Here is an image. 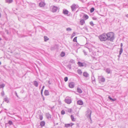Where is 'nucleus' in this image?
Instances as JSON below:
<instances>
[{
  "mask_svg": "<svg viewBox=\"0 0 128 128\" xmlns=\"http://www.w3.org/2000/svg\"><path fill=\"white\" fill-rule=\"evenodd\" d=\"M108 40L112 41L114 38V34L112 32H110L107 34Z\"/></svg>",
  "mask_w": 128,
  "mask_h": 128,
  "instance_id": "nucleus-1",
  "label": "nucleus"
},
{
  "mask_svg": "<svg viewBox=\"0 0 128 128\" xmlns=\"http://www.w3.org/2000/svg\"><path fill=\"white\" fill-rule=\"evenodd\" d=\"M99 38L101 41H105L108 40L107 34H102L99 36Z\"/></svg>",
  "mask_w": 128,
  "mask_h": 128,
  "instance_id": "nucleus-2",
  "label": "nucleus"
},
{
  "mask_svg": "<svg viewBox=\"0 0 128 128\" xmlns=\"http://www.w3.org/2000/svg\"><path fill=\"white\" fill-rule=\"evenodd\" d=\"M72 10V11L75 10H76L78 7V5L74 4H73L71 6Z\"/></svg>",
  "mask_w": 128,
  "mask_h": 128,
  "instance_id": "nucleus-3",
  "label": "nucleus"
},
{
  "mask_svg": "<svg viewBox=\"0 0 128 128\" xmlns=\"http://www.w3.org/2000/svg\"><path fill=\"white\" fill-rule=\"evenodd\" d=\"M51 8L52 11L53 12H56L58 9V8L55 6H52Z\"/></svg>",
  "mask_w": 128,
  "mask_h": 128,
  "instance_id": "nucleus-4",
  "label": "nucleus"
},
{
  "mask_svg": "<svg viewBox=\"0 0 128 128\" xmlns=\"http://www.w3.org/2000/svg\"><path fill=\"white\" fill-rule=\"evenodd\" d=\"M74 125L73 123H71L69 124H65V126L66 128H68L70 126H72Z\"/></svg>",
  "mask_w": 128,
  "mask_h": 128,
  "instance_id": "nucleus-5",
  "label": "nucleus"
},
{
  "mask_svg": "<svg viewBox=\"0 0 128 128\" xmlns=\"http://www.w3.org/2000/svg\"><path fill=\"white\" fill-rule=\"evenodd\" d=\"M74 83L73 82H70L69 85V87L70 88H74Z\"/></svg>",
  "mask_w": 128,
  "mask_h": 128,
  "instance_id": "nucleus-6",
  "label": "nucleus"
},
{
  "mask_svg": "<svg viewBox=\"0 0 128 128\" xmlns=\"http://www.w3.org/2000/svg\"><path fill=\"white\" fill-rule=\"evenodd\" d=\"M39 5L40 7H44L45 6V4L44 2H41L40 3Z\"/></svg>",
  "mask_w": 128,
  "mask_h": 128,
  "instance_id": "nucleus-7",
  "label": "nucleus"
},
{
  "mask_svg": "<svg viewBox=\"0 0 128 128\" xmlns=\"http://www.w3.org/2000/svg\"><path fill=\"white\" fill-rule=\"evenodd\" d=\"M77 104H78L82 105L83 104V102L82 100H78L77 102Z\"/></svg>",
  "mask_w": 128,
  "mask_h": 128,
  "instance_id": "nucleus-8",
  "label": "nucleus"
},
{
  "mask_svg": "<svg viewBox=\"0 0 128 128\" xmlns=\"http://www.w3.org/2000/svg\"><path fill=\"white\" fill-rule=\"evenodd\" d=\"M65 102L68 104H70L71 102V100L70 99L66 98L65 100Z\"/></svg>",
  "mask_w": 128,
  "mask_h": 128,
  "instance_id": "nucleus-9",
  "label": "nucleus"
},
{
  "mask_svg": "<svg viewBox=\"0 0 128 128\" xmlns=\"http://www.w3.org/2000/svg\"><path fill=\"white\" fill-rule=\"evenodd\" d=\"M80 25H83L84 24L85 22L84 20L82 19L80 20Z\"/></svg>",
  "mask_w": 128,
  "mask_h": 128,
  "instance_id": "nucleus-10",
  "label": "nucleus"
},
{
  "mask_svg": "<svg viewBox=\"0 0 128 128\" xmlns=\"http://www.w3.org/2000/svg\"><path fill=\"white\" fill-rule=\"evenodd\" d=\"M99 81L101 82H104L105 81V79L104 78L102 77L100 78Z\"/></svg>",
  "mask_w": 128,
  "mask_h": 128,
  "instance_id": "nucleus-11",
  "label": "nucleus"
},
{
  "mask_svg": "<svg viewBox=\"0 0 128 128\" xmlns=\"http://www.w3.org/2000/svg\"><path fill=\"white\" fill-rule=\"evenodd\" d=\"M83 18L85 20H87L88 18V16L86 14H84L83 16Z\"/></svg>",
  "mask_w": 128,
  "mask_h": 128,
  "instance_id": "nucleus-12",
  "label": "nucleus"
},
{
  "mask_svg": "<svg viewBox=\"0 0 128 128\" xmlns=\"http://www.w3.org/2000/svg\"><path fill=\"white\" fill-rule=\"evenodd\" d=\"M83 76L86 77H88V74L86 72H84L83 73Z\"/></svg>",
  "mask_w": 128,
  "mask_h": 128,
  "instance_id": "nucleus-13",
  "label": "nucleus"
},
{
  "mask_svg": "<svg viewBox=\"0 0 128 128\" xmlns=\"http://www.w3.org/2000/svg\"><path fill=\"white\" fill-rule=\"evenodd\" d=\"M44 94L45 95L48 96L49 95V92L48 90H45L44 92Z\"/></svg>",
  "mask_w": 128,
  "mask_h": 128,
  "instance_id": "nucleus-14",
  "label": "nucleus"
},
{
  "mask_svg": "<svg viewBox=\"0 0 128 128\" xmlns=\"http://www.w3.org/2000/svg\"><path fill=\"white\" fill-rule=\"evenodd\" d=\"M63 12L64 14H68V10H63Z\"/></svg>",
  "mask_w": 128,
  "mask_h": 128,
  "instance_id": "nucleus-15",
  "label": "nucleus"
},
{
  "mask_svg": "<svg viewBox=\"0 0 128 128\" xmlns=\"http://www.w3.org/2000/svg\"><path fill=\"white\" fill-rule=\"evenodd\" d=\"M45 124V122L44 121H42L40 123V125L41 126H44Z\"/></svg>",
  "mask_w": 128,
  "mask_h": 128,
  "instance_id": "nucleus-16",
  "label": "nucleus"
},
{
  "mask_svg": "<svg viewBox=\"0 0 128 128\" xmlns=\"http://www.w3.org/2000/svg\"><path fill=\"white\" fill-rule=\"evenodd\" d=\"M78 64L80 66H84L83 63L80 62H78Z\"/></svg>",
  "mask_w": 128,
  "mask_h": 128,
  "instance_id": "nucleus-17",
  "label": "nucleus"
},
{
  "mask_svg": "<svg viewBox=\"0 0 128 128\" xmlns=\"http://www.w3.org/2000/svg\"><path fill=\"white\" fill-rule=\"evenodd\" d=\"M77 91L79 93H82V91L81 89L80 88H78L77 89Z\"/></svg>",
  "mask_w": 128,
  "mask_h": 128,
  "instance_id": "nucleus-18",
  "label": "nucleus"
},
{
  "mask_svg": "<svg viewBox=\"0 0 128 128\" xmlns=\"http://www.w3.org/2000/svg\"><path fill=\"white\" fill-rule=\"evenodd\" d=\"M71 118L72 121L74 122L75 121V119L74 118V117L72 115H71Z\"/></svg>",
  "mask_w": 128,
  "mask_h": 128,
  "instance_id": "nucleus-19",
  "label": "nucleus"
},
{
  "mask_svg": "<svg viewBox=\"0 0 128 128\" xmlns=\"http://www.w3.org/2000/svg\"><path fill=\"white\" fill-rule=\"evenodd\" d=\"M34 82V85L36 87L38 86V82L36 81H35Z\"/></svg>",
  "mask_w": 128,
  "mask_h": 128,
  "instance_id": "nucleus-20",
  "label": "nucleus"
},
{
  "mask_svg": "<svg viewBox=\"0 0 128 128\" xmlns=\"http://www.w3.org/2000/svg\"><path fill=\"white\" fill-rule=\"evenodd\" d=\"M78 73L80 74H81L82 73V72L81 70L78 69L77 70Z\"/></svg>",
  "mask_w": 128,
  "mask_h": 128,
  "instance_id": "nucleus-21",
  "label": "nucleus"
},
{
  "mask_svg": "<svg viewBox=\"0 0 128 128\" xmlns=\"http://www.w3.org/2000/svg\"><path fill=\"white\" fill-rule=\"evenodd\" d=\"M44 38L45 41H46L49 40L48 38L46 36H44Z\"/></svg>",
  "mask_w": 128,
  "mask_h": 128,
  "instance_id": "nucleus-22",
  "label": "nucleus"
},
{
  "mask_svg": "<svg viewBox=\"0 0 128 128\" xmlns=\"http://www.w3.org/2000/svg\"><path fill=\"white\" fill-rule=\"evenodd\" d=\"M108 98L110 100H111L112 101H115L116 100V99H112V98H111L110 96H109L108 97Z\"/></svg>",
  "mask_w": 128,
  "mask_h": 128,
  "instance_id": "nucleus-23",
  "label": "nucleus"
},
{
  "mask_svg": "<svg viewBox=\"0 0 128 128\" xmlns=\"http://www.w3.org/2000/svg\"><path fill=\"white\" fill-rule=\"evenodd\" d=\"M6 2H7L10 3L12 2V0H6Z\"/></svg>",
  "mask_w": 128,
  "mask_h": 128,
  "instance_id": "nucleus-24",
  "label": "nucleus"
},
{
  "mask_svg": "<svg viewBox=\"0 0 128 128\" xmlns=\"http://www.w3.org/2000/svg\"><path fill=\"white\" fill-rule=\"evenodd\" d=\"M65 55V53L64 52H61V54H60V56L62 57H63Z\"/></svg>",
  "mask_w": 128,
  "mask_h": 128,
  "instance_id": "nucleus-25",
  "label": "nucleus"
},
{
  "mask_svg": "<svg viewBox=\"0 0 128 128\" xmlns=\"http://www.w3.org/2000/svg\"><path fill=\"white\" fill-rule=\"evenodd\" d=\"M94 8H92L90 10V12L91 13L94 10Z\"/></svg>",
  "mask_w": 128,
  "mask_h": 128,
  "instance_id": "nucleus-26",
  "label": "nucleus"
},
{
  "mask_svg": "<svg viewBox=\"0 0 128 128\" xmlns=\"http://www.w3.org/2000/svg\"><path fill=\"white\" fill-rule=\"evenodd\" d=\"M77 37H76L73 39V41L74 42H77Z\"/></svg>",
  "mask_w": 128,
  "mask_h": 128,
  "instance_id": "nucleus-27",
  "label": "nucleus"
},
{
  "mask_svg": "<svg viewBox=\"0 0 128 128\" xmlns=\"http://www.w3.org/2000/svg\"><path fill=\"white\" fill-rule=\"evenodd\" d=\"M90 24L92 26H94V24L91 21L90 22Z\"/></svg>",
  "mask_w": 128,
  "mask_h": 128,
  "instance_id": "nucleus-28",
  "label": "nucleus"
},
{
  "mask_svg": "<svg viewBox=\"0 0 128 128\" xmlns=\"http://www.w3.org/2000/svg\"><path fill=\"white\" fill-rule=\"evenodd\" d=\"M62 114H65V111L64 110H62L61 112Z\"/></svg>",
  "mask_w": 128,
  "mask_h": 128,
  "instance_id": "nucleus-29",
  "label": "nucleus"
},
{
  "mask_svg": "<svg viewBox=\"0 0 128 128\" xmlns=\"http://www.w3.org/2000/svg\"><path fill=\"white\" fill-rule=\"evenodd\" d=\"M8 123L10 125H11L12 124V122L10 120L9 121Z\"/></svg>",
  "mask_w": 128,
  "mask_h": 128,
  "instance_id": "nucleus-30",
  "label": "nucleus"
},
{
  "mask_svg": "<svg viewBox=\"0 0 128 128\" xmlns=\"http://www.w3.org/2000/svg\"><path fill=\"white\" fill-rule=\"evenodd\" d=\"M75 35H76V34H75V33H74V32L73 33L72 35V38L73 37L75 36Z\"/></svg>",
  "mask_w": 128,
  "mask_h": 128,
  "instance_id": "nucleus-31",
  "label": "nucleus"
},
{
  "mask_svg": "<svg viewBox=\"0 0 128 128\" xmlns=\"http://www.w3.org/2000/svg\"><path fill=\"white\" fill-rule=\"evenodd\" d=\"M68 80V78L67 77H66L64 78V80L65 82H66Z\"/></svg>",
  "mask_w": 128,
  "mask_h": 128,
  "instance_id": "nucleus-32",
  "label": "nucleus"
},
{
  "mask_svg": "<svg viewBox=\"0 0 128 128\" xmlns=\"http://www.w3.org/2000/svg\"><path fill=\"white\" fill-rule=\"evenodd\" d=\"M5 85L4 84H2L0 85V88H3L4 87Z\"/></svg>",
  "mask_w": 128,
  "mask_h": 128,
  "instance_id": "nucleus-33",
  "label": "nucleus"
},
{
  "mask_svg": "<svg viewBox=\"0 0 128 128\" xmlns=\"http://www.w3.org/2000/svg\"><path fill=\"white\" fill-rule=\"evenodd\" d=\"M122 48L120 49V54L122 53Z\"/></svg>",
  "mask_w": 128,
  "mask_h": 128,
  "instance_id": "nucleus-34",
  "label": "nucleus"
},
{
  "mask_svg": "<svg viewBox=\"0 0 128 128\" xmlns=\"http://www.w3.org/2000/svg\"><path fill=\"white\" fill-rule=\"evenodd\" d=\"M40 120H42L43 118V117L42 116H40Z\"/></svg>",
  "mask_w": 128,
  "mask_h": 128,
  "instance_id": "nucleus-35",
  "label": "nucleus"
},
{
  "mask_svg": "<svg viewBox=\"0 0 128 128\" xmlns=\"http://www.w3.org/2000/svg\"><path fill=\"white\" fill-rule=\"evenodd\" d=\"M44 86H43V87H42V89L41 90V93L42 94V92L43 91V90L44 89Z\"/></svg>",
  "mask_w": 128,
  "mask_h": 128,
  "instance_id": "nucleus-36",
  "label": "nucleus"
},
{
  "mask_svg": "<svg viewBox=\"0 0 128 128\" xmlns=\"http://www.w3.org/2000/svg\"><path fill=\"white\" fill-rule=\"evenodd\" d=\"M66 30L67 31H71V29L70 28H67Z\"/></svg>",
  "mask_w": 128,
  "mask_h": 128,
  "instance_id": "nucleus-37",
  "label": "nucleus"
},
{
  "mask_svg": "<svg viewBox=\"0 0 128 128\" xmlns=\"http://www.w3.org/2000/svg\"><path fill=\"white\" fill-rule=\"evenodd\" d=\"M5 101L7 103L9 102L7 98H6L5 99Z\"/></svg>",
  "mask_w": 128,
  "mask_h": 128,
  "instance_id": "nucleus-38",
  "label": "nucleus"
},
{
  "mask_svg": "<svg viewBox=\"0 0 128 128\" xmlns=\"http://www.w3.org/2000/svg\"><path fill=\"white\" fill-rule=\"evenodd\" d=\"M122 46V43H121V46Z\"/></svg>",
  "mask_w": 128,
  "mask_h": 128,
  "instance_id": "nucleus-39",
  "label": "nucleus"
},
{
  "mask_svg": "<svg viewBox=\"0 0 128 128\" xmlns=\"http://www.w3.org/2000/svg\"><path fill=\"white\" fill-rule=\"evenodd\" d=\"M1 64V62H0V65Z\"/></svg>",
  "mask_w": 128,
  "mask_h": 128,
  "instance_id": "nucleus-40",
  "label": "nucleus"
},
{
  "mask_svg": "<svg viewBox=\"0 0 128 128\" xmlns=\"http://www.w3.org/2000/svg\"><path fill=\"white\" fill-rule=\"evenodd\" d=\"M1 39L0 38V40H1Z\"/></svg>",
  "mask_w": 128,
  "mask_h": 128,
  "instance_id": "nucleus-41",
  "label": "nucleus"
}]
</instances>
